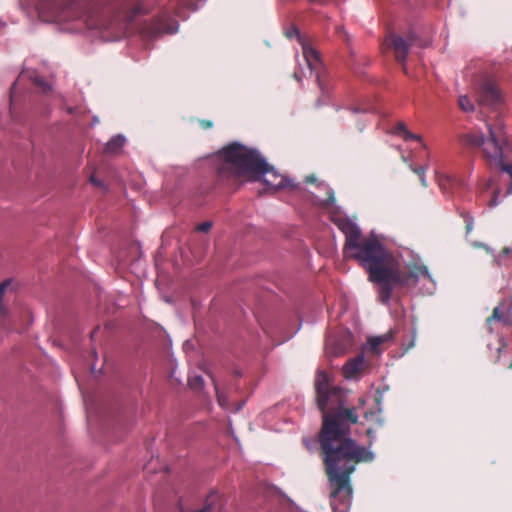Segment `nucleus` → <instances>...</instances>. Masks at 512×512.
<instances>
[{
  "instance_id": "1",
  "label": "nucleus",
  "mask_w": 512,
  "mask_h": 512,
  "mask_svg": "<svg viewBox=\"0 0 512 512\" xmlns=\"http://www.w3.org/2000/svg\"><path fill=\"white\" fill-rule=\"evenodd\" d=\"M316 403L323 412L319 441L331 487L330 500L334 512H348L352 502L350 475L353 462H371L375 456L350 437L351 426L358 421L354 408H345L346 392L332 386L330 376L318 370L315 377Z\"/></svg>"
},
{
  "instance_id": "2",
  "label": "nucleus",
  "mask_w": 512,
  "mask_h": 512,
  "mask_svg": "<svg viewBox=\"0 0 512 512\" xmlns=\"http://www.w3.org/2000/svg\"><path fill=\"white\" fill-rule=\"evenodd\" d=\"M336 224L345 235V256L354 259L367 270L369 280L378 285V299L382 304L389 305L393 290L399 286H408L411 280L414 284L421 279L428 280L431 287L427 292H433L434 280L427 266L421 263L420 257L412 250L406 249L401 254L408 270V276H404L397 268L385 265L388 252L373 233L370 238L361 240V229L349 218L338 219Z\"/></svg>"
},
{
  "instance_id": "3",
  "label": "nucleus",
  "mask_w": 512,
  "mask_h": 512,
  "mask_svg": "<svg viewBox=\"0 0 512 512\" xmlns=\"http://www.w3.org/2000/svg\"><path fill=\"white\" fill-rule=\"evenodd\" d=\"M219 156L230 163L239 175L248 176L251 181L262 180L270 189L276 191L285 187H296L292 179L281 175L270 166L257 149L234 142L223 147Z\"/></svg>"
},
{
  "instance_id": "4",
  "label": "nucleus",
  "mask_w": 512,
  "mask_h": 512,
  "mask_svg": "<svg viewBox=\"0 0 512 512\" xmlns=\"http://www.w3.org/2000/svg\"><path fill=\"white\" fill-rule=\"evenodd\" d=\"M39 17L46 22H67L81 19L89 29L110 30L118 20H110L108 12L88 0H39Z\"/></svg>"
},
{
  "instance_id": "5",
  "label": "nucleus",
  "mask_w": 512,
  "mask_h": 512,
  "mask_svg": "<svg viewBox=\"0 0 512 512\" xmlns=\"http://www.w3.org/2000/svg\"><path fill=\"white\" fill-rule=\"evenodd\" d=\"M286 36L289 39L296 38L298 43L302 47L303 59L305 62V68L299 67L294 72V78L301 82L305 77L315 76V80L321 90H323V85L321 82V72L323 70V64L320 59V55L316 49H314L309 43L308 39L303 36L297 27H291L286 31Z\"/></svg>"
},
{
  "instance_id": "6",
  "label": "nucleus",
  "mask_w": 512,
  "mask_h": 512,
  "mask_svg": "<svg viewBox=\"0 0 512 512\" xmlns=\"http://www.w3.org/2000/svg\"><path fill=\"white\" fill-rule=\"evenodd\" d=\"M489 135L485 137L483 134H471L468 136V142L476 146H482L487 158L494 162L499 168L503 162V150L499 143V135L488 125Z\"/></svg>"
},
{
  "instance_id": "7",
  "label": "nucleus",
  "mask_w": 512,
  "mask_h": 512,
  "mask_svg": "<svg viewBox=\"0 0 512 512\" xmlns=\"http://www.w3.org/2000/svg\"><path fill=\"white\" fill-rule=\"evenodd\" d=\"M391 46L395 52L396 60L404 65L406 63L409 48L411 46L417 45L420 48H426L429 45V42L426 40H420L415 32L409 31L406 38L398 34L390 35Z\"/></svg>"
},
{
  "instance_id": "8",
  "label": "nucleus",
  "mask_w": 512,
  "mask_h": 512,
  "mask_svg": "<svg viewBox=\"0 0 512 512\" xmlns=\"http://www.w3.org/2000/svg\"><path fill=\"white\" fill-rule=\"evenodd\" d=\"M179 24L176 20L171 19L167 12H163L156 20L152 27L154 35L174 34L178 31Z\"/></svg>"
},
{
  "instance_id": "9",
  "label": "nucleus",
  "mask_w": 512,
  "mask_h": 512,
  "mask_svg": "<svg viewBox=\"0 0 512 512\" xmlns=\"http://www.w3.org/2000/svg\"><path fill=\"white\" fill-rule=\"evenodd\" d=\"M479 100L484 105L494 106L501 101V94L496 85L485 82L481 86Z\"/></svg>"
},
{
  "instance_id": "10",
  "label": "nucleus",
  "mask_w": 512,
  "mask_h": 512,
  "mask_svg": "<svg viewBox=\"0 0 512 512\" xmlns=\"http://www.w3.org/2000/svg\"><path fill=\"white\" fill-rule=\"evenodd\" d=\"M364 365V356L358 355L353 359L347 361L344 365V374L348 379H352L356 374H358Z\"/></svg>"
},
{
  "instance_id": "11",
  "label": "nucleus",
  "mask_w": 512,
  "mask_h": 512,
  "mask_svg": "<svg viewBox=\"0 0 512 512\" xmlns=\"http://www.w3.org/2000/svg\"><path fill=\"white\" fill-rule=\"evenodd\" d=\"M126 143V137L123 134H117L105 144L104 151L107 154H117L122 151Z\"/></svg>"
},
{
  "instance_id": "12",
  "label": "nucleus",
  "mask_w": 512,
  "mask_h": 512,
  "mask_svg": "<svg viewBox=\"0 0 512 512\" xmlns=\"http://www.w3.org/2000/svg\"><path fill=\"white\" fill-rule=\"evenodd\" d=\"M144 12H146V11L144 10L143 6H141L138 3H135L131 6H125L123 8V16L122 17L125 21L131 22L136 18L137 14L144 13Z\"/></svg>"
},
{
  "instance_id": "13",
  "label": "nucleus",
  "mask_w": 512,
  "mask_h": 512,
  "mask_svg": "<svg viewBox=\"0 0 512 512\" xmlns=\"http://www.w3.org/2000/svg\"><path fill=\"white\" fill-rule=\"evenodd\" d=\"M205 0H180V7L176 10V14L179 17L185 18L186 16L182 14V8H187L191 11L198 10L204 3Z\"/></svg>"
},
{
  "instance_id": "14",
  "label": "nucleus",
  "mask_w": 512,
  "mask_h": 512,
  "mask_svg": "<svg viewBox=\"0 0 512 512\" xmlns=\"http://www.w3.org/2000/svg\"><path fill=\"white\" fill-rule=\"evenodd\" d=\"M383 344V339L380 338L379 336H375V337H371L368 342H367V349L374 352V353H377L379 354L380 351H379V347L380 345Z\"/></svg>"
},
{
  "instance_id": "15",
  "label": "nucleus",
  "mask_w": 512,
  "mask_h": 512,
  "mask_svg": "<svg viewBox=\"0 0 512 512\" xmlns=\"http://www.w3.org/2000/svg\"><path fill=\"white\" fill-rule=\"evenodd\" d=\"M188 384L192 389L200 390L204 386V379L200 375L190 376L188 378Z\"/></svg>"
},
{
  "instance_id": "16",
  "label": "nucleus",
  "mask_w": 512,
  "mask_h": 512,
  "mask_svg": "<svg viewBox=\"0 0 512 512\" xmlns=\"http://www.w3.org/2000/svg\"><path fill=\"white\" fill-rule=\"evenodd\" d=\"M459 106L464 112L474 111V105L466 95H462L459 97Z\"/></svg>"
},
{
  "instance_id": "17",
  "label": "nucleus",
  "mask_w": 512,
  "mask_h": 512,
  "mask_svg": "<svg viewBox=\"0 0 512 512\" xmlns=\"http://www.w3.org/2000/svg\"><path fill=\"white\" fill-rule=\"evenodd\" d=\"M215 390H216V396H217V401H218L219 405L224 409H229V400H228L227 395L223 391H220L216 384H215Z\"/></svg>"
},
{
  "instance_id": "18",
  "label": "nucleus",
  "mask_w": 512,
  "mask_h": 512,
  "mask_svg": "<svg viewBox=\"0 0 512 512\" xmlns=\"http://www.w3.org/2000/svg\"><path fill=\"white\" fill-rule=\"evenodd\" d=\"M328 197L326 198H318L317 202L321 205H329L332 204L335 201L334 192L330 188H326Z\"/></svg>"
},
{
  "instance_id": "19",
  "label": "nucleus",
  "mask_w": 512,
  "mask_h": 512,
  "mask_svg": "<svg viewBox=\"0 0 512 512\" xmlns=\"http://www.w3.org/2000/svg\"><path fill=\"white\" fill-rule=\"evenodd\" d=\"M33 81L38 87L42 89L44 93H47L51 90V86L42 77L36 76Z\"/></svg>"
},
{
  "instance_id": "20",
  "label": "nucleus",
  "mask_w": 512,
  "mask_h": 512,
  "mask_svg": "<svg viewBox=\"0 0 512 512\" xmlns=\"http://www.w3.org/2000/svg\"><path fill=\"white\" fill-rule=\"evenodd\" d=\"M216 498V494L214 493H211L207 499H206V503L205 505L203 506L202 509H200L201 511H205V512H210L212 507H213V501L214 499Z\"/></svg>"
},
{
  "instance_id": "21",
  "label": "nucleus",
  "mask_w": 512,
  "mask_h": 512,
  "mask_svg": "<svg viewBox=\"0 0 512 512\" xmlns=\"http://www.w3.org/2000/svg\"><path fill=\"white\" fill-rule=\"evenodd\" d=\"M463 218L466 223V233L469 234L473 230L474 219L469 213L463 215Z\"/></svg>"
},
{
  "instance_id": "22",
  "label": "nucleus",
  "mask_w": 512,
  "mask_h": 512,
  "mask_svg": "<svg viewBox=\"0 0 512 512\" xmlns=\"http://www.w3.org/2000/svg\"><path fill=\"white\" fill-rule=\"evenodd\" d=\"M404 140H417L419 142H422V138L420 135L411 133L409 130H405V134L403 135Z\"/></svg>"
},
{
  "instance_id": "23",
  "label": "nucleus",
  "mask_w": 512,
  "mask_h": 512,
  "mask_svg": "<svg viewBox=\"0 0 512 512\" xmlns=\"http://www.w3.org/2000/svg\"><path fill=\"white\" fill-rule=\"evenodd\" d=\"M512 253V249L505 248L501 255L495 257V262L500 266L503 263V259L506 255H510Z\"/></svg>"
},
{
  "instance_id": "24",
  "label": "nucleus",
  "mask_w": 512,
  "mask_h": 512,
  "mask_svg": "<svg viewBox=\"0 0 512 512\" xmlns=\"http://www.w3.org/2000/svg\"><path fill=\"white\" fill-rule=\"evenodd\" d=\"M405 130H408L406 125L403 122H399L394 130V134L401 135L403 137Z\"/></svg>"
},
{
  "instance_id": "25",
  "label": "nucleus",
  "mask_w": 512,
  "mask_h": 512,
  "mask_svg": "<svg viewBox=\"0 0 512 512\" xmlns=\"http://www.w3.org/2000/svg\"><path fill=\"white\" fill-rule=\"evenodd\" d=\"M212 227V223L211 222H202L200 223L198 226H197V230L200 231V232H208Z\"/></svg>"
},
{
  "instance_id": "26",
  "label": "nucleus",
  "mask_w": 512,
  "mask_h": 512,
  "mask_svg": "<svg viewBox=\"0 0 512 512\" xmlns=\"http://www.w3.org/2000/svg\"><path fill=\"white\" fill-rule=\"evenodd\" d=\"M12 285V280L11 279H6L4 280L1 284H0V297L3 296L4 292L6 291V289L8 287H10Z\"/></svg>"
},
{
  "instance_id": "27",
  "label": "nucleus",
  "mask_w": 512,
  "mask_h": 512,
  "mask_svg": "<svg viewBox=\"0 0 512 512\" xmlns=\"http://www.w3.org/2000/svg\"><path fill=\"white\" fill-rule=\"evenodd\" d=\"M410 169L420 177L421 175L425 174L427 168L426 166H421L417 168L410 164Z\"/></svg>"
},
{
  "instance_id": "28",
  "label": "nucleus",
  "mask_w": 512,
  "mask_h": 512,
  "mask_svg": "<svg viewBox=\"0 0 512 512\" xmlns=\"http://www.w3.org/2000/svg\"><path fill=\"white\" fill-rule=\"evenodd\" d=\"M337 32L338 34L343 37L345 40H349V35L348 33L346 32V30L344 29V27H337Z\"/></svg>"
},
{
  "instance_id": "29",
  "label": "nucleus",
  "mask_w": 512,
  "mask_h": 512,
  "mask_svg": "<svg viewBox=\"0 0 512 512\" xmlns=\"http://www.w3.org/2000/svg\"><path fill=\"white\" fill-rule=\"evenodd\" d=\"M379 337L383 339V343H384L386 341H389L392 338V334L391 333H386V334L381 335Z\"/></svg>"
},
{
  "instance_id": "30",
  "label": "nucleus",
  "mask_w": 512,
  "mask_h": 512,
  "mask_svg": "<svg viewBox=\"0 0 512 512\" xmlns=\"http://www.w3.org/2000/svg\"><path fill=\"white\" fill-rule=\"evenodd\" d=\"M419 179H420V182H421L422 186L427 187L428 184H427V180H426L425 174L421 175L419 177Z\"/></svg>"
},
{
  "instance_id": "31",
  "label": "nucleus",
  "mask_w": 512,
  "mask_h": 512,
  "mask_svg": "<svg viewBox=\"0 0 512 512\" xmlns=\"http://www.w3.org/2000/svg\"><path fill=\"white\" fill-rule=\"evenodd\" d=\"M90 181H91V183H93L94 185L102 186V182H101L100 180L96 179V178H95V177H93V176L90 178Z\"/></svg>"
},
{
  "instance_id": "32",
  "label": "nucleus",
  "mask_w": 512,
  "mask_h": 512,
  "mask_svg": "<svg viewBox=\"0 0 512 512\" xmlns=\"http://www.w3.org/2000/svg\"><path fill=\"white\" fill-rule=\"evenodd\" d=\"M498 205V200H497V196H495L491 202H490V207H495Z\"/></svg>"
},
{
  "instance_id": "33",
  "label": "nucleus",
  "mask_w": 512,
  "mask_h": 512,
  "mask_svg": "<svg viewBox=\"0 0 512 512\" xmlns=\"http://www.w3.org/2000/svg\"><path fill=\"white\" fill-rule=\"evenodd\" d=\"M17 83H18V80H17V81H15V82L13 83V85H12V88H11V98L13 97L14 90H15V88H16Z\"/></svg>"
},
{
  "instance_id": "34",
  "label": "nucleus",
  "mask_w": 512,
  "mask_h": 512,
  "mask_svg": "<svg viewBox=\"0 0 512 512\" xmlns=\"http://www.w3.org/2000/svg\"><path fill=\"white\" fill-rule=\"evenodd\" d=\"M474 245H475L476 247H485L488 251H490V248H489V247H487L486 245L482 244V243H478V242H476V243H474Z\"/></svg>"
},
{
  "instance_id": "35",
  "label": "nucleus",
  "mask_w": 512,
  "mask_h": 512,
  "mask_svg": "<svg viewBox=\"0 0 512 512\" xmlns=\"http://www.w3.org/2000/svg\"><path fill=\"white\" fill-rule=\"evenodd\" d=\"M316 179L315 177L311 176V177H307V182H314Z\"/></svg>"
},
{
  "instance_id": "36",
  "label": "nucleus",
  "mask_w": 512,
  "mask_h": 512,
  "mask_svg": "<svg viewBox=\"0 0 512 512\" xmlns=\"http://www.w3.org/2000/svg\"><path fill=\"white\" fill-rule=\"evenodd\" d=\"M74 110H75L74 108L70 107V108H68V113L73 114Z\"/></svg>"
},
{
  "instance_id": "37",
  "label": "nucleus",
  "mask_w": 512,
  "mask_h": 512,
  "mask_svg": "<svg viewBox=\"0 0 512 512\" xmlns=\"http://www.w3.org/2000/svg\"><path fill=\"white\" fill-rule=\"evenodd\" d=\"M4 311V307H0V312H3Z\"/></svg>"
},
{
  "instance_id": "38",
  "label": "nucleus",
  "mask_w": 512,
  "mask_h": 512,
  "mask_svg": "<svg viewBox=\"0 0 512 512\" xmlns=\"http://www.w3.org/2000/svg\"><path fill=\"white\" fill-rule=\"evenodd\" d=\"M195 512H205V511L197 510V511H195Z\"/></svg>"
}]
</instances>
